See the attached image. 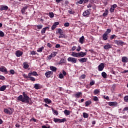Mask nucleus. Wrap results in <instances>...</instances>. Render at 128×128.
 <instances>
[{"label": "nucleus", "mask_w": 128, "mask_h": 128, "mask_svg": "<svg viewBox=\"0 0 128 128\" xmlns=\"http://www.w3.org/2000/svg\"><path fill=\"white\" fill-rule=\"evenodd\" d=\"M22 95H20L17 99L18 101L22 102L26 104H30V102L31 101V98L28 96L26 92H22Z\"/></svg>", "instance_id": "nucleus-1"}, {"label": "nucleus", "mask_w": 128, "mask_h": 128, "mask_svg": "<svg viewBox=\"0 0 128 128\" xmlns=\"http://www.w3.org/2000/svg\"><path fill=\"white\" fill-rule=\"evenodd\" d=\"M58 32L60 34V36L58 37L59 38H66V34H64V32L62 29L58 28Z\"/></svg>", "instance_id": "nucleus-2"}, {"label": "nucleus", "mask_w": 128, "mask_h": 128, "mask_svg": "<svg viewBox=\"0 0 128 128\" xmlns=\"http://www.w3.org/2000/svg\"><path fill=\"white\" fill-rule=\"evenodd\" d=\"M22 76H23V77L24 78H26V79H28V78H30V81H32V82H35V80H35V78H34V77H32V76H28V75H26V74H22Z\"/></svg>", "instance_id": "nucleus-3"}, {"label": "nucleus", "mask_w": 128, "mask_h": 128, "mask_svg": "<svg viewBox=\"0 0 128 128\" xmlns=\"http://www.w3.org/2000/svg\"><path fill=\"white\" fill-rule=\"evenodd\" d=\"M66 118H64L62 119H60L58 118H54V122L56 123L59 122V123H63L64 122H66Z\"/></svg>", "instance_id": "nucleus-4"}, {"label": "nucleus", "mask_w": 128, "mask_h": 128, "mask_svg": "<svg viewBox=\"0 0 128 128\" xmlns=\"http://www.w3.org/2000/svg\"><path fill=\"white\" fill-rule=\"evenodd\" d=\"M115 43L116 44H117L118 46H122V45H126V44L121 40H116Z\"/></svg>", "instance_id": "nucleus-5"}, {"label": "nucleus", "mask_w": 128, "mask_h": 128, "mask_svg": "<svg viewBox=\"0 0 128 128\" xmlns=\"http://www.w3.org/2000/svg\"><path fill=\"white\" fill-rule=\"evenodd\" d=\"M104 68V64L102 62L98 66V70L99 72H102Z\"/></svg>", "instance_id": "nucleus-6"}, {"label": "nucleus", "mask_w": 128, "mask_h": 128, "mask_svg": "<svg viewBox=\"0 0 128 128\" xmlns=\"http://www.w3.org/2000/svg\"><path fill=\"white\" fill-rule=\"evenodd\" d=\"M34 26L35 27V30H36L37 32H39V30H40L42 28L43 25L42 24L35 25Z\"/></svg>", "instance_id": "nucleus-7"}, {"label": "nucleus", "mask_w": 128, "mask_h": 128, "mask_svg": "<svg viewBox=\"0 0 128 128\" xmlns=\"http://www.w3.org/2000/svg\"><path fill=\"white\" fill-rule=\"evenodd\" d=\"M53 74V72L48 71L46 72V73H44V76H46V78H50V76L52 75Z\"/></svg>", "instance_id": "nucleus-8"}, {"label": "nucleus", "mask_w": 128, "mask_h": 128, "mask_svg": "<svg viewBox=\"0 0 128 128\" xmlns=\"http://www.w3.org/2000/svg\"><path fill=\"white\" fill-rule=\"evenodd\" d=\"M8 10V7L7 6L2 5L0 8V10L3 11L6 10L7 11Z\"/></svg>", "instance_id": "nucleus-9"}, {"label": "nucleus", "mask_w": 128, "mask_h": 128, "mask_svg": "<svg viewBox=\"0 0 128 128\" xmlns=\"http://www.w3.org/2000/svg\"><path fill=\"white\" fill-rule=\"evenodd\" d=\"M23 54L24 52L21 50L16 51V53H15L16 56H17L18 58L20 57Z\"/></svg>", "instance_id": "nucleus-10"}, {"label": "nucleus", "mask_w": 128, "mask_h": 128, "mask_svg": "<svg viewBox=\"0 0 128 128\" xmlns=\"http://www.w3.org/2000/svg\"><path fill=\"white\" fill-rule=\"evenodd\" d=\"M57 54H58L57 52H52V53H51L50 55L48 56V60H50L52 58H54Z\"/></svg>", "instance_id": "nucleus-11"}, {"label": "nucleus", "mask_w": 128, "mask_h": 128, "mask_svg": "<svg viewBox=\"0 0 128 128\" xmlns=\"http://www.w3.org/2000/svg\"><path fill=\"white\" fill-rule=\"evenodd\" d=\"M68 62H71L73 63H76V61L78 60L76 58H71V57H69L68 58Z\"/></svg>", "instance_id": "nucleus-12"}, {"label": "nucleus", "mask_w": 128, "mask_h": 128, "mask_svg": "<svg viewBox=\"0 0 128 128\" xmlns=\"http://www.w3.org/2000/svg\"><path fill=\"white\" fill-rule=\"evenodd\" d=\"M108 104L110 106H114V107H116L118 105V102H108Z\"/></svg>", "instance_id": "nucleus-13"}, {"label": "nucleus", "mask_w": 128, "mask_h": 128, "mask_svg": "<svg viewBox=\"0 0 128 128\" xmlns=\"http://www.w3.org/2000/svg\"><path fill=\"white\" fill-rule=\"evenodd\" d=\"M34 88L36 90H40L42 88V86L39 84H34Z\"/></svg>", "instance_id": "nucleus-14"}, {"label": "nucleus", "mask_w": 128, "mask_h": 128, "mask_svg": "<svg viewBox=\"0 0 128 128\" xmlns=\"http://www.w3.org/2000/svg\"><path fill=\"white\" fill-rule=\"evenodd\" d=\"M0 72L6 74L8 73L7 68H6V67L4 66H2V67L0 68Z\"/></svg>", "instance_id": "nucleus-15"}, {"label": "nucleus", "mask_w": 128, "mask_h": 128, "mask_svg": "<svg viewBox=\"0 0 128 128\" xmlns=\"http://www.w3.org/2000/svg\"><path fill=\"white\" fill-rule=\"evenodd\" d=\"M28 76H38V74L37 72H35V71H34V72H29L28 74Z\"/></svg>", "instance_id": "nucleus-16"}, {"label": "nucleus", "mask_w": 128, "mask_h": 128, "mask_svg": "<svg viewBox=\"0 0 128 128\" xmlns=\"http://www.w3.org/2000/svg\"><path fill=\"white\" fill-rule=\"evenodd\" d=\"M59 24V22H55L54 24L52 26L51 29L52 30H54L56 28H57V26Z\"/></svg>", "instance_id": "nucleus-17"}, {"label": "nucleus", "mask_w": 128, "mask_h": 128, "mask_svg": "<svg viewBox=\"0 0 128 128\" xmlns=\"http://www.w3.org/2000/svg\"><path fill=\"white\" fill-rule=\"evenodd\" d=\"M104 12L103 13V14H102V16H103V17H106V16H107L108 15V12H109L108 10V9H106V10H105V11H104V10H102V12Z\"/></svg>", "instance_id": "nucleus-18"}, {"label": "nucleus", "mask_w": 128, "mask_h": 128, "mask_svg": "<svg viewBox=\"0 0 128 128\" xmlns=\"http://www.w3.org/2000/svg\"><path fill=\"white\" fill-rule=\"evenodd\" d=\"M104 50H108V49L112 48V46L110 44H106V45L104 46Z\"/></svg>", "instance_id": "nucleus-19"}, {"label": "nucleus", "mask_w": 128, "mask_h": 128, "mask_svg": "<svg viewBox=\"0 0 128 128\" xmlns=\"http://www.w3.org/2000/svg\"><path fill=\"white\" fill-rule=\"evenodd\" d=\"M108 34H107V33H104V34H103V35L102 36L103 40H108Z\"/></svg>", "instance_id": "nucleus-20"}, {"label": "nucleus", "mask_w": 128, "mask_h": 128, "mask_svg": "<svg viewBox=\"0 0 128 128\" xmlns=\"http://www.w3.org/2000/svg\"><path fill=\"white\" fill-rule=\"evenodd\" d=\"M122 62L123 63H127L128 62V58L126 56H123L122 58Z\"/></svg>", "instance_id": "nucleus-21"}, {"label": "nucleus", "mask_w": 128, "mask_h": 128, "mask_svg": "<svg viewBox=\"0 0 128 128\" xmlns=\"http://www.w3.org/2000/svg\"><path fill=\"white\" fill-rule=\"evenodd\" d=\"M78 60L81 63L86 62L88 60V58H84L80 59H78Z\"/></svg>", "instance_id": "nucleus-22"}, {"label": "nucleus", "mask_w": 128, "mask_h": 128, "mask_svg": "<svg viewBox=\"0 0 128 128\" xmlns=\"http://www.w3.org/2000/svg\"><path fill=\"white\" fill-rule=\"evenodd\" d=\"M82 96V92H77L75 94H74V97L76 98H80V96Z\"/></svg>", "instance_id": "nucleus-23"}, {"label": "nucleus", "mask_w": 128, "mask_h": 128, "mask_svg": "<svg viewBox=\"0 0 128 128\" xmlns=\"http://www.w3.org/2000/svg\"><path fill=\"white\" fill-rule=\"evenodd\" d=\"M50 28L48 26L45 27L41 30V34H44L46 33V30H49Z\"/></svg>", "instance_id": "nucleus-24"}, {"label": "nucleus", "mask_w": 128, "mask_h": 128, "mask_svg": "<svg viewBox=\"0 0 128 128\" xmlns=\"http://www.w3.org/2000/svg\"><path fill=\"white\" fill-rule=\"evenodd\" d=\"M90 14V12L88 10H86L84 12L83 16L85 17H88Z\"/></svg>", "instance_id": "nucleus-25"}, {"label": "nucleus", "mask_w": 128, "mask_h": 128, "mask_svg": "<svg viewBox=\"0 0 128 128\" xmlns=\"http://www.w3.org/2000/svg\"><path fill=\"white\" fill-rule=\"evenodd\" d=\"M86 55V52H80L79 53V58H84Z\"/></svg>", "instance_id": "nucleus-26"}, {"label": "nucleus", "mask_w": 128, "mask_h": 128, "mask_svg": "<svg viewBox=\"0 0 128 128\" xmlns=\"http://www.w3.org/2000/svg\"><path fill=\"white\" fill-rule=\"evenodd\" d=\"M72 56L75 58H80L79 53H76V52H72Z\"/></svg>", "instance_id": "nucleus-27"}, {"label": "nucleus", "mask_w": 128, "mask_h": 128, "mask_svg": "<svg viewBox=\"0 0 128 128\" xmlns=\"http://www.w3.org/2000/svg\"><path fill=\"white\" fill-rule=\"evenodd\" d=\"M50 70L52 72H56L57 71V68L54 66H50Z\"/></svg>", "instance_id": "nucleus-28"}, {"label": "nucleus", "mask_w": 128, "mask_h": 128, "mask_svg": "<svg viewBox=\"0 0 128 128\" xmlns=\"http://www.w3.org/2000/svg\"><path fill=\"white\" fill-rule=\"evenodd\" d=\"M23 68H25V69H27V68H29V65L26 62H24L23 63Z\"/></svg>", "instance_id": "nucleus-29"}, {"label": "nucleus", "mask_w": 128, "mask_h": 128, "mask_svg": "<svg viewBox=\"0 0 128 128\" xmlns=\"http://www.w3.org/2000/svg\"><path fill=\"white\" fill-rule=\"evenodd\" d=\"M28 6H26L25 7H24L22 10V14H24L25 12H26V10H28Z\"/></svg>", "instance_id": "nucleus-30"}, {"label": "nucleus", "mask_w": 128, "mask_h": 128, "mask_svg": "<svg viewBox=\"0 0 128 128\" xmlns=\"http://www.w3.org/2000/svg\"><path fill=\"white\" fill-rule=\"evenodd\" d=\"M84 41V36H82V37L80 38V40L79 42L81 44H83Z\"/></svg>", "instance_id": "nucleus-31"}, {"label": "nucleus", "mask_w": 128, "mask_h": 128, "mask_svg": "<svg viewBox=\"0 0 128 128\" xmlns=\"http://www.w3.org/2000/svg\"><path fill=\"white\" fill-rule=\"evenodd\" d=\"M44 102L47 104H50V103L52 102V100H50V99L48 98L44 99Z\"/></svg>", "instance_id": "nucleus-32"}, {"label": "nucleus", "mask_w": 128, "mask_h": 128, "mask_svg": "<svg viewBox=\"0 0 128 128\" xmlns=\"http://www.w3.org/2000/svg\"><path fill=\"white\" fill-rule=\"evenodd\" d=\"M6 88H7V86L6 85L2 86L0 88V91L4 92L6 90Z\"/></svg>", "instance_id": "nucleus-33"}, {"label": "nucleus", "mask_w": 128, "mask_h": 128, "mask_svg": "<svg viewBox=\"0 0 128 128\" xmlns=\"http://www.w3.org/2000/svg\"><path fill=\"white\" fill-rule=\"evenodd\" d=\"M4 112H5L6 114H8L9 115H12V112L8 111V110L7 108L4 109Z\"/></svg>", "instance_id": "nucleus-34"}, {"label": "nucleus", "mask_w": 128, "mask_h": 128, "mask_svg": "<svg viewBox=\"0 0 128 128\" xmlns=\"http://www.w3.org/2000/svg\"><path fill=\"white\" fill-rule=\"evenodd\" d=\"M44 46H42V47L37 49L36 51L38 52L41 53V52H42L43 50H44Z\"/></svg>", "instance_id": "nucleus-35"}, {"label": "nucleus", "mask_w": 128, "mask_h": 128, "mask_svg": "<svg viewBox=\"0 0 128 128\" xmlns=\"http://www.w3.org/2000/svg\"><path fill=\"white\" fill-rule=\"evenodd\" d=\"M64 114L66 116H70V110H64Z\"/></svg>", "instance_id": "nucleus-36"}, {"label": "nucleus", "mask_w": 128, "mask_h": 128, "mask_svg": "<svg viewBox=\"0 0 128 128\" xmlns=\"http://www.w3.org/2000/svg\"><path fill=\"white\" fill-rule=\"evenodd\" d=\"M92 104V102L90 100H88L86 102L85 104H86V107L88 106L90 104Z\"/></svg>", "instance_id": "nucleus-37"}, {"label": "nucleus", "mask_w": 128, "mask_h": 128, "mask_svg": "<svg viewBox=\"0 0 128 128\" xmlns=\"http://www.w3.org/2000/svg\"><path fill=\"white\" fill-rule=\"evenodd\" d=\"M102 76L103 78H107V74L105 72H102Z\"/></svg>", "instance_id": "nucleus-38"}, {"label": "nucleus", "mask_w": 128, "mask_h": 128, "mask_svg": "<svg viewBox=\"0 0 128 128\" xmlns=\"http://www.w3.org/2000/svg\"><path fill=\"white\" fill-rule=\"evenodd\" d=\"M52 111L54 114H56V116L58 115V112L56 110H54V108H52Z\"/></svg>", "instance_id": "nucleus-39"}, {"label": "nucleus", "mask_w": 128, "mask_h": 128, "mask_svg": "<svg viewBox=\"0 0 128 128\" xmlns=\"http://www.w3.org/2000/svg\"><path fill=\"white\" fill-rule=\"evenodd\" d=\"M100 92V91L98 89H96V90H94V94H95V95H96L97 94H99Z\"/></svg>", "instance_id": "nucleus-40"}, {"label": "nucleus", "mask_w": 128, "mask_h": 128, "mask_svg": "<svg viewBox=\"0 0 128 128\" xmlns=\"http://www.w3.org/2000/svg\"><path fill=\"white\" fill-rule=\"evenodd\" d=\"M84 2V0H80L79 2H76V4L78 5L79 4H82Z\"/></svg>", "instance_id": "nucleus-41"}, {"label": "nucleus", "mask_w": 128, "mask_h": 128, "mask_svg": "<svg viewBox=\"0 0 128 128\" xmlns=\"http://www.w3.org/2000/svg\"><path fill=\"white\" fill-rule=\"evenodd\" d=\"M54 16V14L53 12H49V17L52 18Z\"/></svg>", "instance_id": "nucleus-42"}, {"label": "nucleus", "mask_w": 128, "mask_h": 128, "mask_svg": "<svg viewBox=\"0 0 128 128\" xmlns=\"http://www.w3.org/2000/svg\"><path fill=\"white\" fill-rule=\"evenodd\" d=\"M8 110L9 112H11V114H12L14 112V110L12 108H8Z\"/></svg>", "instance_id": "nucleus-43"}, {"label": "nucleus", "mask_w": 128, "mask_h": 128, "mask_svg": "<svg viewBox=\"0 0 128 128\" xmlns=\"http://www.w3.org/2000/svg\"><path fill=\"white\" fill-rule=\"evenodd\" d=\"M124 102H128V96H124Z\"/></svg>", "instance_id": "nucleus-44"}, {"label": "nucleus", "mask_w": 128, "mask_h": 128, "mask_svg": "<svg viewBox=\"0 0 128 128\" xmlns=\"http://www.w3.org/2000/svg\"><path fill=\"white\" fill-rule=\"evenodd\" d=\"M68 14H74L75 13V12L74 10H68Z\"/></svg>", "instance_id": "nucleus-45"}, {"label": "nucleus", "mask_w": 128, "mask_h": 128, "mask_svg": "<svg viewBox=\"0 0 128 128\" xmlns=\"http://www.w3.org/2000/svg\"><path fill=\"white\" fill-rule=\"evenodd\" d=\"M4 36V33L2 31L0 30V37L3 38Z\"/></svg>", "instance_id": "nucleus-46"}, {"label": "nucleus", "mask_w": 128, "mask_h": 128, "mask_svg": "<svg viewBox=\"0 0 128 128\" xmlns=\"http://www.w3.org/2000/svg\"><path fill=\"white\" fill-rule=\"evenodd\" d=\"M93 100L94 102H98L99 101V99L98 98L97 96H94Z\"/></svg>", "instance_id": "nucleus-47"}, {"label": "nucleus", "mask_w": 128, "mask_h": 128, "mask_svg": "<svg viewBox=\"0 0 128 128\" xmlns=\"http://www.w3.org/2000/svg\"><path fill=\"white\" fill-rule=\"evenodd\" d=\"M83 116H84V118H88V114H86V113H85V112H84L83 113Z\"/></svg>", "instance_id": "nucleus-48"}, {"label": "nucleus", "mask_w": 128, "mask_h": 128, "mask_svg": "<svg viewBox=\"0 0 128 128\" xmlns=\"http://www.w3.org/2000/svg\"><path fill=\"white\" fill-rule=\"evenodd\" d=\"M30 54L32 55V56H35L36 54V51H30Z\"/></svg>", "instance_id": "nucleus-49"}, {"label": "nucleus", "mask_w": 128, "mask_h": 128, "mask_svg": "<svg viewBox=\"0 0 128 128\" xmlns=\"http://www.w3.org/2000/svg\"><path fill=\"white\" fill-rule=\"evenodd\" d=\"M112 32V30L111 29H106V32L105 33H106V34H108L109 33Z\"/></svg>", "instance_id": "nucleus-50"}, {"label": "nucleus", "mask_w": 128, "mask_h": 128, "mask_svg": "<svg viewBox=\"0 0 128 128\" xmlns=\"http://www.w3.org/2000/svg\"><path fill=\"white\" fill-rule=\"evenodd\" d=\"M66 60L64 59H61L60 60V64H65L66 63Z\"/></svg>", "instance_id": "nucleus-51"}, {"label": "nucleus", "mask_w": 128, "mask_h": 128, "mask_svg": "<svg viewBox=\"0 0 128 128\" xmlns=\"http://www.w3.org/2000/svg\"><path fill=\"white\" fill-rule=\"evenodd\" d=\"M116 7H117L116 4H114L112 6L111 8L114 10Z\"/></svg>", "instance_id": "nucleus-52"}, {"label": "nucleus", "mask_w": 128, "mask_h": 128, "mask_svg": "<svg viewBox=\"0 0 128 128\" xmlns=\"http://www.w3.org/2000/svg\"><path fill=\"white\" fill-rule=\"evenodd\" d=\"M126 111H128V107L124 108L123 110H122V112H124Z\"/></svg>", "instance_id": "nucleus-53"}, {"label": "nucleus", "mask_w": 128, "mask_h": 128, "mask_svg": "<svg viewBox=\"0 0 128 128\" xmlns=\"http://www.w3.org/2000/svg\"><path fill=\"white\" fill-rule=\"evenodd\" d=\"M64 26L65 27H68V26H70V23H69V22H65V23L64 24Z\"/></svg>", "instance_id": "nucleus-54"}, {"label": "nucleus", "mask_w": 128, "mask_h": 128, "mask_svg": "<svg viewBox=\"0 0 128 128\" xmlns=\"http://www.w3.org/2000/svg\"><path fill=\"white\" fill-rule=\"evenodd\" d=\"M32 121H34V122H36V119H35L34 118H32L30 120V122Z\"/></svg>", "instance_id": "nucleus-55"}, {"label": "nucleus", "mask_w": 128, "mask_h": 128, "mask_svg": "<svg viewBox=\"0 0 128 128\" xmlns=\"http://www.w3.org/2000/svg\"><path fill=\"white\" fill-rule=\"evenodd\" d=\"M89 2L91 4H94L96 2V0H89Z\"/></svg>", "instance_id": "nucleus-56"}, {"label": "nucleus", "mask_w": 128, "mask_h": 128, "mask_svg": "<svg viewBox=\"0 0 128 128\" xmlns=\"http://www.w3.org/2000/svg\"><path fill=\"white\" fill-rule=\"evenodd\" d=\"M94 84H95V82H94V81H91V82H90V86H92L94 85Z\"/></svg>", "instance_id": "nucleus-57"}, {"label": "nucleus", "mask_w": 128, "mask_h": 128, "mask_svg": "<svg viewBox=\"0 0 128 128\" xmlns=\"http://www.w3.org/2000/svg\"><path fill=\"white\" fill-rule=\"evenodd\" d=\"M59 78L60 79H62L64 78V75L62 74H60Z\"/></svg>", "instance_id": "nucleus-58"}, {"label": "nucleus", "mask_w": 128, "mask_h": 128, "mask_svg": "<svg viewBox=\"0 0 128 128\" xmlns=\"http://www.w3.org/2000/svg\"><path fill=\"white\" fill-rule=\"evenodd\" d=\"M116 35L113 34V35L111 36L110 37V39L111 40H112L114 39V37H116Z\"/></svg>", "instance_id": "nucleus-59"}, {"label": "nucleus", "mask_w": 128, "mask_h": 128, "mask_svg": "<svg viewBox=\"0 0 128 128\" xmlns=\"http://www.w3.org/2000/svg\"><path fill=\"white\" fill-rule=\"evenodd\" d=\"M47 46L49 48H51L52 47V45L48 43L47 44Z\"/></svg>", "instance_id": "nucleus-60"}, {"label": "nucleus", "mask_w": 128, "mask_h": 128, "mask_svg": "<svg viewBox=\"0 0 128 128\" xmlns=\"http://www.w3.org/2000/svg\"><path fill=\"white\" fill-rule=\"evenodd\" d=\"M114 9L110 8V13H112V12H114Z\"/></svg>", "instance_id": "nucleus-61"}, {"label": "nucleus", "mask_w": 128, "mask_h": 128, "mask_svg": "<svg viewBox=\"0 0 128 128\" xmlns=\"http://www.w3.org/2000/svg\"><path fill=\"white\" fill-rule=\"evenodd\" d=\"M10 73L11 74L14 75V70H10Z\"/></svg>", "instance_id": "nucleus-62"}, {"label": "nucleus", "mask_w": 128, "mask_h": 128, "mask_svg": "<svg viewBox=\"0 0 128 128\" xmlns=\"http://www.w3.org/2000/svg\"><path fill=\"white\" fill-rule=\"evenodd\" d=\"M0 80H5V77H4L2 76H0Z\"/></svg>", "instance_id": "nucleus-63"}, {"label": "nucleus", "mask_w": 128, "mask_h": 128, "mask_svg": "<svg viewBox=\"0 0 128 128\" xmlns=\"http://www.w3.org/2000/svg\"><path fill=\"white\" fill-rule=\"evenodd\" d=\"M76 46H73V47L72 48V51H74L75 50H76Z\"/></svg>", "instance_id": "nucleus-64"}]
</instances>
